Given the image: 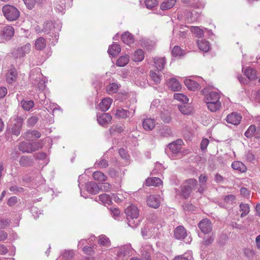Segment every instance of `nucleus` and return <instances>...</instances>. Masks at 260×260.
Masks as SVG:
<instances>
[{
	"label": "nucleus",
	"mask_w": 260,
	"mask_h": 260,
	"mask_svg": "<svg viewBox=\"0 0 260 260\" xmlns=\"http://www.w3.org/2000/svg\"><path fill=\"white\" fill-rule=\"evenodd\" d=\"M125 213L126 215L128 225L132 228H136L140 223V220L138 219L139 216L138 208L132 204L125 209Z\"/></svg>",
	"instance_id": "obj_1"
},
{
	"label": "nucleus",
	"mask_w": 260,
	"mask_h": 260,
	"mask_svg": "<svg viewBox=\"0 0 260 260\" xmlns=\"http://www.w3.org/2000/svg\"><path fill=\"white\" fill-rule=\"evenodd\" d=\"M2 12L6 18L9 21L16 20L20 16V12L15 7L6 5L2 8Z\"/></svg>",
	"instance_id": "obj_2"
},
{
	"label": "nucleus",
	"mask_w": 260,
	"mask_h": 260,
	"mask_svg": "<svg viewBox=\"0 0 260 260\" xmlns=\"http://www.w3.org/2000/svg\"><path fill=\"white\" fill-rule=\"evenodd\" d=\"M198 184L197 180L195 179H187L181 187V196L184 199H187L190 196L192 190H194Z\"/></svg>",
	"instance_id": "obj_3"
},
{
	"label": "nucleus",
	"mask_w": 260,
	"mask_h": 260,
	"mask_svg": "<svg viewBox=\"0 0 260 260\" xmlns=\"http://www.w3.org/2000/svg\"><path fill=\"white\" fill-rule=\"evenodd\" d=\"M12 119L14 123L12 128V133L14 135L18 136L20 134L24 118L18 114H16L14 115Z\"/></svg>",
	"instance_id": "obj_4"
},
{
	"label": "nucleus",
	"mask_w": 260,
	"mask_h": 260,
	"mask_svg": "<svg viewBox=\"0 0 260 260\" xmlns=\"http://www.w3.org/2000/svg\"><path fill=\"white\" fill-rule=\"evenodd\" d=\"M131 252V247L124 245L116 250L117 260H126Z\"/></svg>",
	"instance_id": "obj_5"
},
{
	"label": "nucleus",
	"mask_w": 260,
	"mask_h": 260,
	"mask_svg": "<svg viewBox=\"0 0 260 260\" xmlns=\"http://www.w3.org/2000/svg\"><path fill=\"white\" fill-rule=\"evenodd\" d=\"M198 227L205 234L210 233L212 230V223L208 218L201 220L198 223Z\"/></svg>",
	"instance_id": "obj_6"
},
{
	"label": "nucleus",
	"mask_w": 260,
	"mask_h": 260,
	"mask_svg": "<svg viewBox=\"0 0 260 260\" xmlns=\"http://www.w3.org/2000/svg\"><path fill=\"white\" fill-rule=\"evenodd\" d=\"M147 204L150 207L157 209L160 204V198L158 196L151 194L146 199Z\"/></svg>",
	"instance_id": "obj_7"
},
{
	"label": "nucleus",
	"mask_w": 260,
	"mask_h": 260,
	"mask_svg": "<svg viewBox=\"0 0 260 260\" xmlns=\"http://www.w3.org/2000/svg\"><path fill=\"white\" fill-rule=\"evenodd\" d=\"M31 45L29 43H27L19 48H18L14 51L17 57H23L26 54H28L30 51Z\"/></svg>",
	"instance_id": "obj_8"
},
{
	"label": "nucleus",
	"mask_w": 260,
	"mask_h": 260,
	"mask_svg": "<svg viewBox=\"0 0 260 260\" xmlns=\"http://www.w3.org/2000/svg\"><path fill=\"white\" fill-rule=\"evenodd\" d=\"M242 119L240 114L237 113H232L226 116V121L233 125H238Z\"/></svg>",
	"instance_id": "obj_9"
},
{
	"label": "nucleus",
	"mask_w": 260,
	"mask_h": 260,
	"mask_svg": "<svg viewBox=\"0 0 260 260\" xmlns=\"http://www.w3.org/2000/svg\"><path fill=\"white\" fill-rule=\"evenodd\" d=\"M183 141L178 139L176 141L173 142L168 145V148L172 153L176 154L180 152L182 148Z\"/></svg>",
	"instance_id": "obj_10"
},
{
	"label": "nucleus",
	"mask_w": 260,
	"mask_h": 260,
	"mask_svg": "<svg viewBox=\"0 0 260 260\" xmlns=\"http://www.w3.org/2000/svg\"><path fill=\"white\" fill-rule=\"evenodd\" d=\"M223 202L219 203L218 205L221 207L226 208L228 206L233 204L236 200V196L234 194H229L222 198Z\"/></svg>",
	"instance_id": "obj_11"
},
{
	"label": "nucleus",
	"mask_w": 260,
	"mask_h": 260,
	"mask_svg": "<svg viewBox=\"0 0 260 260\" xmlns=\"http://www.w3.org/2000/svg\"><path fill=\"white\" fill-rule=\"evenodd\" d=\"M85 187L87 191L93 194H97L100 191L99 185L93 181L87 183Z\"/></svg>",
	"instance_id": "obj_12"
},
{
	"label": "nucleus",
	"mask_w": 260,
	"mask_h": 260,
	"mask_svg": "<svg viewBox=\"0 0 260 260\" xmlns=\"http://www.w3.org/2000/svg\"><path fill=\"white\" fill-rule=\"evenodd\" d=\"M14 29L11 26L4 27L2 31L1 35L6 40H10L14 36Z\"/></svg>",
	"instance_id": "obj_13"
},
{
	"label": "nucleus",
	"mask_w": 260,
	"mask_h": 260,
	"mask_svg": "<svg viewBox=\"0 0 260 260\" xmlns=\"http://www.w3.org/2000/svg\"><path fill=\"white\" fill-rule=\"evenodd\" d=\"M208 109L212 112H215L220 110L221 107V103L220 101H212L205 102Z\"/></svg>",
	"instance_id": "obj_14"
},
{
	"label": "nucleus",
	"mask_w": 260,
	"mask_h": 260,
	"mask_svg": "<svg viewBox=\"0 0 260 260\" xmlns=\"http://www.w3.org/2000/svg\"><path fill=\"white\" fill-rule=\"evenodd\" d=\"M186 235V231L183 226H179L174 230V236L177 239H184Z\"/></svg>",
	"instance_id": "obj_15"
},
{
	"label": "nucleus",
	"mask_w": 260,
	"mask_h": 260,
	"mask_svg": "<svg viewBox=\"0 0 260 260\" xmlns=\"http://www.w3.org/2000/svg\"><path fill=\"white\" fill-rule=\"evenodd\" d=\"M220 95L219 93L216 91H211L206 95L204 101L205 102H208V101H220Z\"/></svg>",
	"instance_id": "obj_16"
},
{
	"label": "nucleus",
	"mask_w": 260,
	"mask_h": 260,
	"mask_svg": "<svg viewBox=\"0 0 260 260\" xmlns=\"http://www.w3.org/2000/svg\"><path fill=\"white\" fill-rule=\"evenodd\" d=\"M112 119V116L107 113H104L97 116V120L101 125L108 123Z\"/></svg>",
	"instance_id": "obj_17"
},
{
	"label": "nucleus",
	"mask_w": 260,
	"mask_h": 260,
	"mask_svg": "<svg viewBox=\"0 0 260 260\" xmlns=\"http://www.w3.org/2000/svg\"><path fill=\"white\" fill-rule=\"evenodd\" d=\"M112 100L110 98L103 99L99 104L100 109L103 111H107L110 107Z\"/></svg>",
	"instance_id": "obj_18"
},
{
	"label": "nucleus",
	"mask_w": 260,
	"mask_h": 260,
	"mask_svg": "<svg viewBox=\"0 0 260 260\" xmlns=\"http://www.w3.org/2000/svg\"><path fill=\"white\" fill-rule=\"evenodd\" d=\"M155 125V121L152 118H146L143 120V127L146 131L152 130Z\"/></svg>",
	"instance_id": "obj_19"
},
{
	"label": "nucleus",
	"mask_w": 260,
	"mask_h": 260,
	"mask_svg": "<svg viewBox=\"0 0 260 260\" xmlns=\"http://www.w3.org/2000/svg\"><path fill=\"white\" fill-rule=\"evenodd\" d=\"M184 82L188 89L195 91L199 89L200 88V86L199 83L194 80L186 79Z\"/></svg>",
	"instance_id": "obj_20"
},
{
	"label": "nucleus",
	"mask_w": 260,
	"mask_h": 260,
	"mask_svg": "<svg viewBox=\"0 0 260 260\" xmlns=\"http://www.w3.org/2000/svg\"><path fill=\"white\" fill-rule=\"evenodd\" d=\"M121 40L124 43L128 45L133 44L135 41L134 36L128 31H126L122 35Z\"/></svg>",
	"instance_id": "obj_21"
},
{
	"label": "nucleus",
	"mask_w": 260,
	"mask_h": 260,
	"mask_svg": "<svg viewBox=\"0 0 260 260\" xmlns=\"http://www.w3.org/2000/svg\"><path fill=\"white\" fill-rule=\"evenodd\" d=\"M169 87L173 91H179L181 86L179 81L175 78L171 79L168 82Z\"/></svg>",
	"instance_id": "obj_22"
},
{
	"label": "nucleus",
	"mask_w": 260,
	"mask_h": 260,
	"mask_svg": "<svg viewBox=\"0 0 260 260\" xmlns=\"http://www.w3.org/2000/svg\"><path fill=\"white\" fill-rule=\"evenodd\" d=\"M18 149L23 153H32L30 142L25 141L21 142L18 146Z\"/></svg>",
	"instance_id": "obj_23"
},
{
	"label": "nucleus",
	"mask_w": 260,
	"mask_h": 260,
	"mask_svg": "<svg viewBox=\"0 0 260 260\" xmlns=\"http://www.w3.org/2000/svg\"><path fill=\"white\" fill-rule=\"evenodd\" d=\"M154 63L157 70L161 71L164 69L166 64V59L165 57H156L153 59Z\"/></svg>",
	"instance_id": "obj_24"
},
{
	"label": "nucleus",
	"mask_w": 260,
	"mask_h": 260,
	"mask_svg": "<svg viewBox=\"0 0 260 260\" xmlns=\"http://www.w3.org/2000/svg\"><path fill=\"white\" fill-rule=\"evenodd\" d=\"M46 46V41L43 37L38 38L35 43V49L37 50H42L45 48Z\"/></svg>",
	"instance_id": "obj_25"
},
{
	"label": "nucleus",
	"mask_w": 260,
	"mask_h": 260,
	"mask_svg": "<svg viewBox=\"0 0 260 260\" xmlns=\"http://www.w3.org/2000/svg\"><path fill=\"white\" fill-rule=\"evenodd\" d=\"M162 183L161 179L158 177L148 178L146 179L145 184L147 186H157Z\"/></svg>",
	"instance_id": "obj_26"
},
{
	"label": "nucleus",
	"mask_w": 260,
	"mask_h": 260,
	"mask_svg": "<svg viewBox=\"0 0 260 260\" xmlns=\"http://www.w3.org/2000/svg\"><path fill=\"white\" fill-rule=\"evenodd\" d=\"M17 78V73L15 69H11L9 70L7 76V81L9 84L14 82Z\"/></svg>",
	"instance_id": "obj_27"
},
{
	"label": "nucleus",
	"mask_w": 260,
	"mask_h": 260,
	"mask_svg": "<svg viewBox=\"0 0 260 260\" xmlns=\"http://www.w3.org/2000/svg\"><path fill=\"white\" fill-rule=\"evenodd\" d=\"M197 44L199 48L204 52H207L210 49V47L209 43L205 40L202 39L201 40H198Z\"/></svg>",
	"instance_id": "obj_28"
},
{
	"label": "nucleus",
	"mask_w": 260,
	"mask_h": 260,
	"mask_svg": "<svg viewBox=\"0 0 260 260\" xmlns=\"http://www.w3.org/2000/svg\"><path fill=\"white\" fill-rule=\"evenodd\" d=\"M159 71L158 70L157 71L152 70L150 71V77L151 80H153L156 84L160 83L161 80V75Z\"/></svg>",
	"instance_id": "obj_29"
},
{
	"label": "nucleus",
	"mask_w": 260,
	"mask_h": 260,
	"mask_svg": "<svg viewBox=\"0 0 260 260\" xmlns=\"http://www.w3.org/2000/svg\"><path fill=\"white\" fill-rule=\"evenodd\" d=\"M232 167L235 170H238L241 172H245L247 168L245 165L241 161H235L232 164Z\"/></svg>",
	"instance_id": "obj_30"
},
{
	"label": "nucleus",
	"mask_w": 260,
	"mask_h": 260,
	"mask_svg": "<svg viewBox=\"0 0 260 260\" xmlns=\"http://www.w3.org/2000/svg\"><path fill=\"white\" fill-rule=\"evenodd\" d=\"M92 177L95 180L99 182L105 181L107 180V176L104 173L100 171H96L93 172Z\"/></svg>",
	"instance_id": "obj_31"
},
{
	"label": "nucleus",
	"mask_w": 260,
	"mask_h": 260,
	"mask_svg": "<svg viewBox=\"0 0 260 260\" xmlns=\"http://www.w3.org/2000/svg\"><path fill=\"white\" fill-rule=\"evenodd\" d=\"M180 111L184 115H188L191 113L192 108L191 106L186 104L179 105L178 106Z\"/></svg>",
	"instance_id": "obj_32"
},
{
	"label": "nucleus",
	"mask_w": 260,
	"mask_h": 260,
	"mask_svg": "<svg viewBox=\"0 0 260 260\" xmlns=\"http://www.w3.org/2000/svg\"><path fill=\"white\" fill-rule=\"evenodd\" d=\"M120 46L118 44H113L110 47H109L108 49V53L110 55L114 56L117 55L120 52Z\"/></svg>",
	"instance_id": "obj_33"
},
{
	"label": "nucleus",
	"mask_w": 260,
	"mask_h": 260,
	"mask_svg": "<svg viewBox=\"0 0 260 260\" xmlns=\"http://www.w3.org/2000/svg\"><path fill=\"white\" fill-rule=\"evenodd\" d=\"M244 74L250 80H253L256 78V71L251 68H248L244 70Z\"/></svg>",
	"instance_id": "obj_34"
},
{
	"label": "nucleus",
	"mask_w": 260,
	"mask_h": 260,
	"mask_svg": "<svg viewBox=\"0 0 260 260\" xmlns=\"http://www.w3.org/2000/svg\"><path fill=\"white\" fill-rule=\"evenodd\" d=\"M176 3V0H166L160 5V8L162 10H167L173 8Z\"/></svg>",
	"instance_id": "obj_35"
},
{
	"label": "nucleus",
	"mask_w": 260,
	"mask_h": 260,
	"mask_svg": "<svg viewBox=\"0 0 260 260\" xmlns=\"http://www.w3.org/2000/svg\"><path fill=\"white\" fill-rule=\"evenodd\" d=\"M159 134L161 137H169L172 135L171 128L168 126H162L159 129Z\"/></svg>",
	"instance_id": "obj_36"
},
{
	"label": "nucleus",
	"mask_w": 260,
	"mask_h": 260,
	"mask_svg": "<svg viewBox=\"0 0 260 260\" xmlns=\"http://www.w3.org/2000/svg\"><path fill=\"white\" fill-rule=\"evenodd\" d=\"M144 58V52L142 49H138L135 52L133 60L135 62L141 61Z\"/></svg>",
	"instance_id": "obj_37"
},
{
	"label": "nucleus",
	"mask_w": 260,
	"mask_h": 260,
	"mask_svg": "<svg viewBox=\"0 0 260 260\" xmlns=\"http://www.w3.org/2000/svg\"><path fill=\"white\" fill-rule=\"evenodd\" d=\"M98 242L100 245L103 246L109 247L111 245V242L109 239L103 235L99 237Z\"/></svg>",
	"instance_id": "obj_38"
},
{
	"label": "nucleus",
	"mask_w": 260,
	"mask_h": 260,
	"mask_svg": "<svg viewBox=\"0 0 260 260\" xmlns=\"http://www.w3.org/2000/svg\"><path fill=\"white\" fill-rule=\"evenodd\" d=\"M98 198L99 201H100L104 204H107L109 205L112 203L111 198L108 194H101L99 196Z\"/></svg>",
	"instance_id": "obj_39"
},
{
	"label": "nucleus",
	"mask_w": 260,
	"mask_h": 260,
	"mask_svg": "<svg viewBox=\"0 0 260 260\" xmlns=\"http://www.w3.org/2000/svg\"><path fill=\"white\" fill-rule=\"evenodd\" d=\"M129 58V56L127 55L120 56L116 61V65L118 67H124L126 66L128 61Z\"/></svg>",
	"instance_id": "obj_40"
},
{
	"label": "nucleus",
	"mask_w": 260,
	"mask_h": 260,
	"mask_svg": "<svg viewBox=\"0 0 260 260\" xmlns=\"http://www.w3.org/2000/svg\"><path fill=\"white\" fill-rule=\"evenodd\" d=\"M21 107L25 111H29L34 106V103L32 101L23 100L21 102Z\"/></svg>",
	"instance_id": "obj_41"
},
{
	"label": "nucleus",
	"mask_w": 260,
	"mask_h": 260,
	"mask_svg": "<svg viewBox=\"0 0 260 260\" xmlns=\"http://www.w3.org/2000/svg\"><path fill=\"white\" fill-rule=\"evenodd\" d=\"M129 114L128 111L123 109H117L115 113V116L118 118H126L128 117Z\"/></svg>",
	"instance_id": "obj_42"
},
{
	"label": "nucleus",
	"mask_w": 260,
	"mask_h": 260,
	"mask_svg": "<svg viewBox=\"0 0 260 260\" xmlns=\"http://www.w3.org/2000/svg\"><path fill=\"white\" fill-rule=\"evenodd\" d=\"M256 126L254 124L251 125L245 133V136L247 138L255 137Z\"/></svg>",
	"instance_id": "obj_43"
},
{
	"label": "nucleus",
	"mask_w": 260,
	"mask_h": 260,
	"mask_svg": "<svg viewBox=\"0 0 260 260\" xmlns=\"http://www.w3.org/2000/svg\"><path fill=\"white\" fill-rule=\"evenodd\" d=\"M32 161L27 156H22L19 160V164L22 167H28L31 165Z\"/></svg>",
	"instance_id": "obj_44"
},
{
	"label": "nucleus",
	"mask_w": 260,
	"mask_h": 260,
	"mask_svg": "<svg viewBox=\"0 0 260 260\" xmlns=\"http://www.w3.org/2000/svg\"><path fill=\"white\" fill-rule=\"evenodd\" d=\"M108 165V161L104 158H101L95 163V166L100 169L106 168Z\"/></svg>",
	"instance_id": "obj_45"
},
{
	"label": "nucleus",
	"mask_w": 260,
	"mask_h": 260,
	"mask_svg": "<svg viewBox=\"0 0 260 260\" xmlns=\"http://www.w3.org/2000/svg\"><path fill=\"white\" fill-rule=\"evenodd\" d=\"M190 30L197 37L202 38L204 36V31L198 26H192Z\"/></svg>",
	"instance_id": "obj_46"
},
{
	"label": "nucleus",
	"mask_w": 260,
	"mask_h": 260,
	"mask_svg": "<svg viewBox=\"0 0 260 260\" xmlns=\"http://www.w3.org/2000/svg\"><path fill=\"white\" fill-rule=\"evenodd\" d=\"M174 99L177 100L179 101L182 102L183 103L186 104L188 101V98L183 93H175L174 94Z\"/></svg>",
	"instance_id": "obj_47"
},
{
	"label": "nucleus",
	"mask_w": 260,
	"mask_h": 260,
	"mask_svg": "<svg viewBox=\"0 0 260 260\" xmlns=\"http://www.w3.org/2000/svg\"><path fill=\"white\" fill-rule=\"evenodd\" d=\"M240 210L242 211L241 217H244L249 212V207L247 204H241L240 205Z\"/></svg>",
	"instance_id": "obj_48"
},
{
	"label": "nucleus",
	"mask_w": 260,
	"mask_h": 260,
	"mask_svg": "<svg viewBox=\"0 0 260 260\" xmlns=\"http://www.w3.org/2000/svg\"><path fill=\"white\" fill-rule=\"evenodd\" d=\"M118 85L116 83H110L107 86L106 90L109 94L115 93L118 90Z\"/></svg>",
	"instance_id": "obj_49"
},
{
	"label": "nucleus",
	"mask_w": 260,
	"mask_h": 260,
	"mask_svg": "<svg viewBox=\"0 0 260 260\" xmlns=\"http://www.w3.org/2000/svg\"><path fill=\"white\" fill-rule=\"evenodd\" d=\"M30 144L32 152L38 150L42 147V143L41 141L30 142Z\"/></svg>",
	"instance_id": "obj_50"
},
{
	"label": "nucleus",
	"mask_w": 260,
	"mask_h": 260,
	"mask_svg": "<svg viewBox=\"0 0 260 260\" xmlns=\"http://www.w3.org/2000/svg\"><path fill=\"white\" fill-rule=\"evenodd\" d=\"M172 54L173 56H179L182 55L183 51L179 46H175L172 50Z\"/></svg>",
	"instance_id": "obj_51"
},
{
	"label": "nucleus",
	"mask_w": 260,
	"mask_h": 260,
	"mask_svg": "<svg viewBox=\"0 0 260 260\" xmlns=\"http://www.w3.org/2000/svg\"><path fill=\"white\" fill-rule=\"evenodd\" d=\"M38 118L36 116H32L29 117L27 121V125L28 127H32L37 122Z\"/></svg>",
	"instance_id": "obj_52"
},
{
	"label": "nucleus",
	"mask_w": 260,
	"mask_h": 260,
	"mask_svg": "<svg viewBox=\"0 0 260 260\" xmlns=\"http://www.w3.org/2000/svg\"><path fill=\"white\" fill-rule=\"evenodd\" d=\"M214 240V238L213 235H212L207 236V237H206L204 239L203 241H202V244L204 245L207 246L210 245L211 244H212Z\"/></svg>",
	"instance_id": "obj_53"
},
{
	"label": "nucleus",
	"mask_w": 260,
	"mask_h": 260,
	"mask_svg": "<svg viewBox=\"0 0 260 260\" xmlns=\"http://www.w3.org/2000/svg\"><path fill=\"white\" fill-rule=\"evenodd\" d=\"M145 3L146 7L149 9L154 8L158 4L156 0H146Z\"/></svg>",
	"instance_id": "obj_54"
},
{
	"label": "nucleus",
	"mask_w": 260,
	"mask_h": 260,
	"mask_svg": "<svg viewBox=\"0 0 260 260\" xmlns=\"http://www.w3.org/2000/svg\"><path fill=\"white\" fill-rule=\"evenodd\" d=\"M100 191H109L111 188V185L109 183H103L100 184Z\"/></svg>",
	"instance_id": "obj_55"
},
{
	"label": "nucleus",
	"mask_w": 260,
	"mask_h": 260,
	"mask_svg": "<svg viewBox=\"0 0 260 260\" xmlns=\"http://www.w3.org/2000/svg\"><path fill=\"white\" fill-rule=\"evenodd\" d=\"M160 117L162 120L166 123H169L171 120V115L168 113H161Z\"/></svg>",
	"instance_id": "obj_56"
},
{
	"label": "nucleus",
	"mask_w": 260,
	"mask_h": 260,
	"mask_svg": "<svg viewBox=\"0 0 260 260\" xmlns=\"http://www.w3.org/2000/svg\"><path fill=\"white\" fill-rule=\"evenodd\" d=\"M23 137L27 141H34L32 137V130L28 131L23 134Z\"/></svg>",
	"instance_id": "obj_57"
},
{
	"label": "nucleus",
	"mask_w": 260,
	"mask_h": 260,
	"mask_svg": "<svg viewBox=\"0 0 260 260\" xmlns=\"http://www.w3.org/2000/svg\"><path fill=\"white\" fill-rule=\"evenodd\" d=\"M74 255L73 250H66L62 254V256L66 259H70Z\"/></svg>",
	"instance_id": "obj_58"
},
{
	"label": "nucleus",
	"mask_w": 260,
	"mask_h": 260,
	"mask_svg": "<svg viewBox=\"0 0 260 260\" xmlns=\"http://www.w3.org/2000/svg\"><path fill=\"white\" fill-rule=\"evenodd\" d=\"M28 9H32L36 4V0H23Z\"/></svg>",
	"instance_id": "obj_59"
},
{
	"label": "nucleus",
	"mask_w": 260,
	"mask_h": 260,
	"mask_svg": "<svg viewBox=\"0 0 260 260\" xmlns=\"http://www.w3.org/2000/svg\"><path fill=\"white\" fill-rule=\"evenodd\" d=\"M184 210L188 211H193L195 210V207L191 204L187 203L183 206Z\"/></svg>",
	"instance_id": "obj_60"
},
{
	"label": "nucleus",
	"mask_w": 260,
	"mask_h": 260,
	"mask_svg": "<svg viewBox=\"0 0 260 260\" xmlns=\"http://www.w3.org/2000/svg\"><path fill=\"white\" fill-rule=\"evenodd\" d=\"M151 257L150 254L147 251H144L142 254L141 258L140 260H151Z\"/></svg>",
	"instance_id": "obj_61"
},
{
	"label": "nucleus",
	"mask_w": 260,
	"mask_h": 260,
	"mask_svg": "<svg viewBox=\"0 0 260 260\" xmlns=\"http://www.w3.org/2000/svg\"><path fill=\"white\" fill-rule=\"evenodd\" d=\"M17 202V199L16 197H11L8 201L7 204L9 206H13Z\"/></svg>",
	"instance_id": "obj_62"
},
{
	"label": "nucleus",
	"mask_w": 260,
	"mask_h": 260,
	"mask_svg": "<svg viewBox=\"0 0 260 260\" xmlns=\"http://www.w3.org/2000/svg\"><path fill=\"white\" fill-rule=\"evenodd\" d=\"M245 254L249 257H252L254 255V252L252 249L247 248L244 250Z\"/></svg>",
	"instance_id": "obj_63"
},
{
	"label": "nucleus",
	"mask_w": 260,
	"mask_h": 260,
	"mask_svg": "<svg viewBox=\"0 0 260 260\" xmlns=\"http://www.w3.org/2000/svg\"><path fill=\"white\" fill-rule=\"evenodd\" d=\"M241 194L245 197H249L250 196V192L245 187H242L240 189Z\"/></svg>",
	"instance_id": "obj_64"
}]
</instances>
